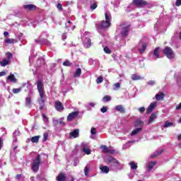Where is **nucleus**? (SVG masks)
I'll return each instance as SVG.
<instances>
[{
    "label": "nucleus",
    "mask_w": 181,
    "mask_h": 181,
    "mask_svg": "<svg viewBox=\"0 0 181 181\" xmlns=\"http://www.w3.org/2000/svg\"><path fill=\"white\" fill-rule=\"evenodd\" d=\"M163 97H165V95L163 93L156 95V98L158 101H160V100H163Z\"/></svg>",
    "instance_id": "nucleus-35"
},
{
    "label": "nucleus",
    "mask_w": 181,
    "mask_h": 181,
    "mask_svg": "<svg viewBox=\"0 0 181 181\" xmlns=\"http://www.w3.org/2000/svg\"><path fill=\"white\" fill-rule=\"evenodd\" d=\"M100 149H103V153H107L108 152V147L105 145L100 146Z\"/></svg>",
    "instance_id": "nucleus-38"
},
{
    "label": "nucleus",
    "mask_w": 181,
    "mask_h": 181,
    "mask_svg": "<svg viewBox=\"0 0 181 181\" xmlns=\"http://www.w3.org/2000/svg\"><path fill=\"white\" fill-rule=\"evenodd\" d=\"M170 127H173V122H165L163 124L164 128H170Z\"/></svg>",
    "instance_id": "nucleus-33"
},
{
    "label": "nucleus",
    "mask_w": 181,
    "mask_h": 181,
    "mask_svg": "<svg viewBox=\"0 0 181 181\" xmlns=\"http://www.w3.org/2000/svg\"><path fill=\"white\" fill-rule=\"evenodd\" d=\"M103 81H104V78H103V76H99V77L96 79V83H97V84H101V83H103Z\"/></svg>",
    "instance_id": "nucleus-42"
},
{
    "label": "nucleus",
    "mask_w": 181,
    "mask_h": 181,
    "mask_svg": "<svg viewBox=\"0 0 181 181\" xmlns=\"http://www.w3.org/2000/svg\"><path fill=\"white\" fill-rule=\"evenodd\" d=\"M110 153V155H112V154L115 153V150L108 148L107 153Z\"/></svg>",
    "instance_id": "nucleus-50"
},
{
    "label": "nucleus",
    "mask_w": 181,
    "mask_h": 181,
    "mask_svg": "<svg viewBox=\"0 0 181 181\" xmlns=\"http://www.w3.org/2000/svg\"><path fill=\"white\" fill-rule=\"evenodd\" d=\"M22 175L21 174H18L16 176V179H21Z\"/></svg>",
    "instance_id": "nucleus-64"
},
{
    "label": "nucleus",
    "mask_w": 181,
    "mask_h": 181,
    "mask_svg": "<svg viewBox=\"0 0 181 181\" xmlns=\"http://www.w3.org/2000/svg\"><path fill=\"white\" fill-rule=\"evenodd\" d=\"M22 87H27V88H28V90H30L32 88V83H23Z\"/></svg>",
    "instance_id": "nucleus-37"
},
{
    "label": "nucleus",
    "mask_w": 181,
    "mask_h": 181,
    "mask_svg": "<svg viewBox=\"0 0 181 181\" xmlns=\"http://www.w3.org/2000/svg\"><path fill=\"white\" fill-rule=\"evenodd\" d=\"M37 45H46V46H50V42L47 39L44 38L42 35L40 38H37L35 40Z\"/></svg>",
    "instance_id": "nucleus-9"
},
{
    "label": "nucleus",
    "mask_w": 181,
    "mask_h": 181,
    "mask_svg": "<svg viewBox=\"0 0 181 181\" xmlns=\"http://www.w3.org/2000/svg\"><path fill=\"white\" fill-rule=\"evenodd\" d=\"M25 104L27 108H30L32 107V98H30V96H28L25 98Z\"/></svg>",
    "instance_id": "nucleus-18"
},
{
    "label": "nucleus",
    "mask_w": 181,
    "mask_h": 181,
    "mask_svg": "<svg viewBox=\"0 0 181 181\" xmlns=\"http://www.w3.org/2000/svg\"><path fill=\"white\" fill-rule=\"evenodd\" d=\"M5 43L7 45H12V43H15V39L7 38L4 40Z\"/></svg>",
    "instance_id": "nucleus-32"
},
{
    "label": "nucleus",
    "mask_w": 181,
    "mask_h": 181,
    "mask_svg": "<svg viewBox=\"0 0 181 181\" xmlns=\"http://www.w3.org/2000/svg\"><path fill=\"white\" fill-rule=\"evenodd\" d=\"M122 133L125 135L127 133H128V129L124 128L123 129H122Z\"/></svg>",
    "instance_id": "nucleus-57"
},
{
    "label": "nucleus",
    "mask_w": 181,
    "mask_h": 181,
    "mask_svg": "<svg viewBox=\"0 0 181 181\" xmlns=\"http://www.w3.org/2000/svg\"><path fill=\"white\" fill-rule=\"evenodd\" d=\"M12 91H13V94H18V93H21L22 91V88H13Z\"/></svg>",
    "instance_id": "nucleus-43"
},
{
    "label": "nucleus",
    "mask_w": 181,
    "mask_h": 181,
    "mask_svg": "<svg viewBox=\"0 0 181 181\" xmlns=\"http://www.w3.org/2000/svg\"><path fill=\"white\" fill-rule=\"evenodd\" d=\"M37 88L40 94V98L38 99L40 105H45V88H43V83L42 81H37Z\"/></svg>",
    "instance_id": "nucleus-2"
},
{
    "label": "nucleus",
    "mask_w": 181,
    "mask_h": 181,
    "mask_svg": "<svg viewBox=\"0 0 181 181\" xmlns=\"http://www.w3.org/2000/svg\"><path fill=\"white\" fill-rule=\"evenodd\" d=\"M53 125H54V127H57V125H59V120L54 119L53 120Z\"/></svg>",
    "instance_id": "nucleus-54"
},
{
    "label": "nucleus",
    "mask_w": 181,
    "mask_h": 181,
    "mask_svg": "<svg viewBox=\"0 0 181 181\" xmlns=\"http://www.w3.org/2000/svg\"><path fill=\"white\" fill-rule=\"evenodd\" d=\"M88 105H90V107H95V103L90 102L88 103Z\"/></svg>",
    "instance_id": "nucleus-62"
},
{
    "label": "nucleus",
    "mask_w": 181,
    "mask_h": 181,
    "mask_svg": "<svg viewBox=\"0 0 181 181\" xmlns=\"http://www.w3.org/2000/svg\"><path fill=\"white\" fill-rule=\"evenodd\" d=\"M78 117V112H72L67 117V121L70 122Z\"/></svg>",
    "instance_id": "nucleus-13"
},
{
    "label": "nucleus",
    "mask_w": 181,
    "mask_h": 181,
    "mask_svg": "<svg viewBox=\"0 0 181 181\" xmlns=\"http://www.w3.org/2000/svg\"><path fill=\"white\" fill-rule=\"evenodd\" d=\"M42 118H43V121L45 122V124H49V118L47 117H46V115L42 114Z\"/></svg>",
    "instance_id": "nucleus-41"
},
{
    "label": "nucleus",
    "mask_w": 181,
    "mask_h": 181,
    "mask_svg": "<svg viewBox=\"0 0 181 181\" xmlns=\"http://www.w3.org/2000/svg\"><path fill=\"white\" fill-rule=\"evenodd\" d=\"M146 42H142V40H140L138 45V49L140 52V53H144L145 50H146Z\"/></svg>",
    "instance_id": "nucleus-11"
},
{
    "label": "nucleus",
    "mask_w": 181,
    "mask_h": 181,
    "mask_svg": "<svg viewBox=\"0 0 181 181\" xmlns=\"http://www.w3.org/2000/svg\"><path fill=\"white\" fill-rule=\"evenodd\" d=\"M163 53L170 60H172L175 57V52L170 47H165L163 49Z\"/></svg>",
    "instance_id": "nucleus-7"
},
{
    "label": "nucleus",
    "mask_w": 181,
    "mask_h": 181,
    "mask_svg": "<svg viewBox=\"0 0 181 181\" xmlns=\"http://www.w3.org/2000/svg\"><path fill=\"white\" fill-rule=\"evenodd\" d=\"M98 6L94 2L90 5V11H94Z\"/></svg>",
    "instance_id": "nucleus-44"
},
{
    "label": "nucleus",
    "mask_w": 181,
    "mask_h": 181,
    "mask_svg": "<svg viewBox=\"0 0 181 181\" xmlns=\"http://www.w3.org/2000/svg\"><path fill=\"white\" fill-rule=\"evenodd\" d=\"M162 152H163V150H158L157 151L156 153H153L151 156V158H152L153 159H154V158H156L158 156L160 155L162 153Z\"/></svg>",
    "instance_id": "nucleus-30"
},
{
    "label": "nucleus",
    "mask_w": 181,
    "mask_h": 181,
    "mask_svg": "<svg viewBox=\"0 0 181 181\" xmlns=\"http://www.w3.org/2000/svg\"><path fill=\"white\" fill-rule=\"evenodd\" d=\"M129 165L131 166V169H132L133 170H136V169H138V165H136V163H135L134 161L130 162Z\"/></svg>",
    "instance_id": "nucleus-31"
},
{
    "label": "nucleus",
    "mask_w": 181,
    "mask_h": 181,
    "mask_svg": "<svg viewBox=\"0 0 181 181\" xmlns=\"http://www.w3.org/2000/svg\"><path fill=\"white\" fill-rule=\"evenodd\" d=\"M39 139H40V136H35L31 138V142L33 144H37L39 142Z\"/></svg>",
    "instance_id": "nucleus-28"
},
{
    "label": "nucleus",
    "mask_w": 181,
    "mask_h": 181,
    "mask_svg": "<svg viewBox=\"0 0 181 181\" xmlns=\"http://www.w3.org/2000/svg\"><path fill=\"white\" fill-rule=\"evenodd\" d=\"M139 112H141V114H143V112H145V107H141L139 108Z\"/></svg>",
    "instance_id": "nucleus-55"
},
{
    "label": "nucleus",
    "mask_w": 181,
    "mask_h": 181,
    "mask_svg": "<svg viewBox=\"0 0 181 181\" xmlns=\"http://www.w3.org/2000/svg\"><path fill=\"white\" fill-rule=\"evenodd\" d=\"M88 144L87 143H82L81 144V147H82V151L86 153V155H90L91 153V151H90L88 148Z\"/></svg>",
    "instance_id": "nucleus-15"
},
{
    "label": "nucleus",
    "mask_w": 181,
    "mask_h": 181,
    "mask_svg": "<svg viewBox=\"0 0 181 181\" xmlns=\"http://www.w3.org/2000/svg\"><path fill=\"white\" fill-rule=\"evenodd\" d=\"M43 138L44 141H47V138H49V133H44Z\"/></svg>",
    "instance_id": "nucleus-53"
},
{
    "label": "nucleus",
    "mask_w": 181,
    "mask_h": 181,
    "mask_svg": "<svg viewBox=\"0 0 181 181\" xmlns=\"http://www.w3.org/2000/svg\"><path fill=\"white\" fill-rule=\"evenodd\" d=\"M6 57L7 59H6V60L9 61L11 63V60H12V59L13 58V56L12 55V54H11V52H7Z\"/></svg>",
    "instance_id": "nucleus-39"
},
{
    "label": "nucleus",
    "mask_w": 181,
    "mask_h": 181,
    "mask_svg": "<svg viewBox=\"0 0 181 181\" xmlns=\"http://www.w3.org/2000/svg\"><path fill=\"white\" fill-rule=\"evenodd\" d=\"M128 148H129V144L127 143L126 144H124L123 146V149H128Z\"/></svg>",
    "instance_id": "nucleus-61"
},
{
    "label": "nucleus",
    "mask_w": 181,
    "mask_h": 181,
    "mask_svg": "<svg viewBox=\"0 0 181 181\" xmlns=\"http://www.w3.org/2000/svg\"><path fill=\"white\" fill-rule=\"evenodd\" d=\"M100 169L103 172V173H108V172H110V168L107 165L100 167Z\"/></svg>",
    "instance_id": "nucleus-29"
},
{
    "label": "nucleus",
    "mask_w": 181,
    "mask_h": 181,
    "mask_svg": "<svg viewBox=\"0 0 181 181\" xmlns=\"http://www.w3.org/2000/svg\"><path fill=\"white\" fill-rule=\"evenodd\" d=\"M134 4L132 3V4H129L127 8H126V12H131L132 11H134Z\"/></svg>",
    "instance_id": "nucleus-34"
},
{
    "label": "nucleus",
    "mask_w": 181,
    "mask_h": 181,
    "mask_svg": "<svg viewBox=\"0 0 181 181\" xmlns=\"http://www.w3.org/2000/svg\"><path fill=\"white\" fill-rule=\"evenodd\" d=\"M155 84H156V81H148L147 82V85L148 86H151V87L155 86Z\"/></svg>",
    "instance_id": "nucleus-46"
},
{
    "label": "nucleus",
    "mask_w": 181,
    "mask_h": 181,
    "mask_svg": "<svg viewBox=\"0 0 181 181\" xmlns=\"http://www.w3.org/2000/svg\"><path fill=\"white\" fill-rule=\"evenodd\" d=\"M103 101H105V102L111 101V96H110V95H105V96L103 98Z\"/></svg>",
    "instance_id": "nucleus-45"
},
{
    "label": "nucleus",
    "mask_w": 181,
    "mask_h": 181,
    "mask_svg": "<svg viewBox=\"0 0 181 181\" xmlns=\"http://www.w3.org/2000/svg\"><path fill=\"white\" fill-rule=\"evenodd\" d=\"M59 124L61 125V127H66V123L62 120L59 121Z\"/></svg>",
    "instance_id": "nucleus-59"
},
{
    "label": "nucleus",
    "mask_w": 181,
    "mask_h": 181,
    "mask_svg": "<svg viewBox=\"0 0 181 181\" xmlns=\"http://www.w3.org/2000/svg\"><path fill=\"white\" fill-rule=\"evenodd\" d=\"M62 64H63V66H65L66 67H71V66H73V64L71 62H70V61H69V60L64 62Z\"/></svg>",
    "instance_id": "nucleus-36"
},
{
    "label": "nucleus",
    "mask_w": 181,
    "mask_h": 181,
    "mask_svg": "<svg viewBox=\"0 0 181 181\" xmlns=\"http://www.w3.org/2000/svg\"><path fill=\"white\" fill-rule=\"evenodd\" d=\"M115 110L120 112V114H125V109L122 105H116Z\"/></svg>",
    "instance_id": "nucleus-17"
},
{
    "label": "nucleus",
    "mask_w": 181,
    "mask_h": 181,
    "mask_svg": "<svg viewBox=\"0 0 181 181\" xmlns=\"http://www.w3.org/2000/svg\"><path fill=\"white\" fill-rule=\"evenodd\" d=\"M8 64H11V62L8 61L6 59H4L1 62H0V65L1 67H5L8 66Z\"/></svg>",
    "instance_id": "nucleus-24"
},
{
    "label": "nucleus",
    "mask_w": 181,
    "mask_h": 181,
    "mask_svg": "<svg viewBox=\"0 0 181 181\" xmlns=\"http://www.w3.org/2000/svg\"><path fill=\"white\" fill-rule=\"evenodd\" d=\"M153 57L155 59H160V55H159V47H156L153 51Z\"/></svg>",
    "instance_id": "nucleus-22"
},
{
    "label": "nucleus",
    "mask_w": 181,
    "mask_h": 181,
    "mask_svg": "<svg viewBox=\"0 0 181 181\" xmlns=\"http://www.w3.org/2000/svg\"><path fill=\"white\" fill-rule=\"evenodd\" d=\"M57 8H58V9H59V11H62L63 9V6L62 5V4H58L57 5Z\"/></svg>",
    "instance_id": "nucleus-58"
},
{
    "label": "nucleus",
    "mask_w": 181,
    "mask_h": 181,
    "mask_svg": "<svg viewBox=\"0 0 181 181\" xmlns=\"http://www.w3.org/2000/svg\"><path fill=\"white\" fill-rule=\"evenodd\" d=\"M141 131H142V128H137L134 129L132 133L130 134L131 136H134V135H138V134H139V132H141Z\"/></svg>",
    "instance_id": "nucleus-26"
},
{
    "label": "nucleus",
    "mask_w": 181,
    "mask_h": 181,
    "mask_svg": "<svg viewBox=\"0 0 181 181\" xmlns=\"http://www.w3.org/2000/svg\"><path fill=\"white\" fill-rule=\"evenodd\" d=\"M101 112H103V114L107 112V111H108V108L105 106H103L101 109H100Z\"/></svg>",
    "instance_id": "nucleus-49"
},
{
    "label": "nucleus",
    "mask_w": 181,
    "mask_h": 181,
    "mask_svg": "<svg viewBox=\"0 0 181 181\" xmlns=\"http://www.w3.org/2000/svg\"><path fill=\"white\" fill-rule=\"evenodd\" d=\"M42 158H40V156L38 154L32 163L31 168L34 173H37V172H39V168H40V165H42Z\"/></svg>",
    "instance_id": "nucleus-4"
},
{
    "label": "nucleus",
    "mask_w": 181,
    "mask_h": 181,
    "mask_svg": "<svg viewBox=\"0 0 181 181\" xmlns=\"http://www.w3.org/2000/svg\"><path fill=\"white\" fill-rule=\"evenodd\" d=\"M132 80H133L134 81H136V80H144V78H142V76H140L139 75L132 74Z\"/></svg>",
    "instance_id": "nucleus-27"
},
{
    "label": "nucleus",
    "mask_w": 181,
    "mask_h": 181,
    "mask_svg": "<svg viewBox=\"0 0 181 181\" xmlns=\"http://www.w3.org/2000/svg\"><path fill=\"white\" fill-rule=\"evenodd\" d=\"M6 72L1 71V72H0V77H2V76H6Z\"/></svg>",
    "instance_id": "nucleus-63"
},
{
    "label": "nucleus",
    "mask_w": 181,
    "mask_h": 181,
    "mask_svg": "<svg viewBox=\"0 0 181 181\" xmlns=\"http://www.w3.org/2000/svg\"><path fill=\"white\" fill-rule=\"evenodd\" d=\"M129 24H122L119 28V30H120V33L122 36L124 37H127L128 36V33H129Z\"/></svg>",
    "instance_id": "nucleus-6"
},
{
    "label": "nucleus",
    "mask_w": 181,
    "mask_h": 181,
    "mask_svg": "<svg viewBox=\"0 0 181 181\" xmlns=\"http://www.w3.org/2000/svg\"><path fill=\"white\" fill-rule=\"evenodd\" d=\"M24 9L27 11H34V9H36V6L33 4H26L24 6Z\"/></svg>",
    "instance_id": "nucleus-21"
},
{
    "label": "nucleus",
    "mask_w": 181,
    "mask_h": 181,
    "mask_svg": "<svg viewBox=\"0 0 181 181\" xmlns=\"http://www.w3.org/2000/svg\"><path fill=\"white\" fill-rule=\"evenodd\" d=\"M82 42L86 47H90L91 46V39H90V33L85 32L82 36Z\"/></svg>",
    "instance_id": "nucleus-5"
},
{
    "label": "nucleus",
    "mask_w": 181,
    "mask_h": 181,
    "mask_svg": "<svg viewBox=\"0 0 181 181\" xmlns=\"http://www.w3.org/2000/svg\"><path fill=\"white\" fill-rule=\"evenodd\" d=\"M132 4H134L136 8H144L148 5V2L145 0H133Z\"/></svg>",
    "instance_id": "nucleus-8"
},
{
    "label": "nucleus",
    "mask_w": 181,
    "mask_h": 181,
    "mask_svg": "<svg viewBox=\"0 0 181 181\" xmlns=\"http://www.w3.org/2000/svg\"><path fill=\"white\" fill-rule=\"evenodd\" d=\"M107 160L108 163H110V166H114L117 170H122V169H124V164H121L117 158L109 156L107 158Z\"/></svg>",
    "instance_id": "nucleus-3"
},
{
    "label": "nucleus",
    "mask_w": 181,
    "mask_h": 181,
    "mask_svg": "<svg viewBox=\"0 0 181 181\" xmlns=\"http://www.w3.org/2000/svg\"><path fill=\"white\" fill-rule=\"evenodd\" d=\"M180 5H181V0H177L175 2V6H180Z\"/></svg>",
    "instance_id": "nucleus-60"
},
{
    "label": "nucleus",
    "mask_w": 181,
    "mask_h": 181,
    "mask_svg": "<svg viewBox=\"0 0 181 181\" xmlns=\"http://www.w3.org/2000/svg\"><path fill=\"white\" fill-rule=\"evenodd\" d=\"M80 130L76 129L69 134V138H78Z\"/></svg>",
    "instance_id": "nucleus-14"
},
{
    "label": "nucleus",
    "mask_w": 181,
    "mask_h": 181,
    "mask_svg": "<svg viewBox=\"0 0 181 181\" xmlns=\"http://www.w3.org/2000/svg\"><path fill=\"white\" fill-rule=\"evenodd\" d=\"M18 135H19V132L18 131H15L13 133V136L14 138H16V136H18Z\"/></svg>",
    "instance_id": "nucleus-56"
},
{
    "label": "nucleus",
    "mask_w": 181,
    "mask_h": 181,
    "mask_svg": "<svg viewBox=\"0 0 181 181\" xmlns=\"http://www.w3.org/2000/svg\"><path fill=\"white\" fill-rule=\"evenodd\" d=\"M156 102L151 103L147 108L146 114H151V112L153 111V109L156 107Z\"/></svg>",
    "instance_id": "nucleus-16"
},
{
    "label": "nucleus",
    "mask_w": 181,
    "mask_h": 181,
    "mask_svg": "<svg viewBox=\"0 0 181 181\" xmlns=\"http://www.w3.org/2000/svg\"><path fill=\"white\" fill-rule=\"evenodd\" d=\"M55 110H57V111L59 112H62V111L64 110V106H63V103H62V102L59 100H57L55 102Z\"/></svg>",
    "instance_id": "nucleus-10"
},
{
    "label": "nucleus",
    "mask_w": 181,
    "mask_h": 181,
    "mask_svg": "<svg viewBox=\"0 0 181 181\" xmlns=\"http://www.w3.org/2000/svg\"><path fill=\"white\" fill-rule=\"evenodd\" d=\"M155 165H156V161H150V162H148V165H147V168H148L147 171L148 172H151V170L152 169H153V167L155 166Z\"/></svg>",
    "instance_id": "nucleus-19"
},
{
    "label": "nucleus",
    "mask_w": 181,
    "mask_h": 181,
    "mask_svg": "<svg viewBox=\"0 0 181 181\" xmlns=\"http://www.w3.org/2000/svg\"><path fill=\"white\" fill-rule=\"evenodd\" d=\"M14 83L15 84L18 83V79L15 77L13 74H10V75L7 77L6 83Z\"/></svg>",
    "instance_id": "nucleus-12"
},
{
    "label": "nucleus",
    "mask_w": 181,
    "mask_h": 181,
    "mask_svg": "<svg viewBox=\"0 0 181 181\" xmlns=\"http://www.w3.org/2000/svg\"><path fill=\"white\" fill-rule=\"evenodd\" d=\"M104 52H106L107 54H110L111 53V50L110 49V48H108V47H105L103 49Z\"/></svg>",
    "instance_id": "nucleus-47"
},
{
    "label": "nucleus",
    "mask_w": 181,
    "mask_h": 181,
    "mask_svg": "<svg viewBox=\"0 0 181 181\" xmlns=\"http://www.w3.org/2000/svg\"><path fill=\"white\" fill-rule=\"evenodd\" d=\"M105 21H100L99 23L95 24L97 30L99 33H101L100 30H104L105 29H107L111 26V13L106 12L105 13Z\"/></svg>",
    "instance_id": "nucleus-1"
},
{
    "label": "nucleus",
    "mask_w": 181,
    "mask_h": 181,
    "mask_svg": "<svg viewBox=\"0 0 181 181\" xmlns=\"http://www.w3.org/2000/svg\"><path fill=\"white\" fill-rule=\"evenodd\" d=\"M90 172V168H88V165H86L85 167V169H84V173H85V176L86 177H88V173Z\"/></svg>",
    "instance_id": "nucleus-40"
},
{
    "label": "nucleus",
    "mask_w": 181,
    "mask_h": 181,
    "mask_svg": "<svg viewBox=\"0 0 181 181\" xmlns=\"http://www.w3.org/2000/svg\"><path fill=\"white\" fill-rule=\"evenodd\" d=\"M156 119V113H152L151 115L149 117L148 122V124H152Z\"/></svg>",
    "instance_id": "nucleus-25"
},
{
    "label": "nucleus",
    "mask_w": 181,
    "mask_h": 181,
    "mask_svg": "<svg viewBox=\"0 0 181 181\" xmlns=\"http://www.w3.org/2000/svg\"><path fill=\"white\" fill-rule=\"evenodd\" d=\"M91 135H95L97 134V129L95 127H92L90 129Z\"/></svg>",
    "instance_id": "nucleus-48"
},
{
    "label": "nucleus",
    "mask_w": 181,
    "mask_h": 181,
    "mask_svg": "<svg viewBox=\"0 0 181 181\" xmlns=\"http://www.w3.org/2000/svg\"><path fill=\"white\" fill-rule=\"evenodd\" d=\"M80 76H81V69L78 68V69H76V70L74 74V78H77L80 77Z\"/></svg>",
    "instance_id": "nucleus-23"
},
{
    "label": "nucleus",
    "mask_w": 181,
    "mask_h": 181,
    "mask_svg": "<svg viewBox=\"0 0 181 181\" xmlns=\"http://www.w3.org/2000/svg\"><path fill=\"white\" fill-rule=\"evenodd\" d=\"M57 181H66V175L63 173H61L57 177Z\"/></svg>",
    "instance_id": "nucleus-20"
},
{
    "label": "nucleus",
    "mask_w": 181,
    "mask_h": 181,
    "mask_svg": "<svg viewBox=\"0 0 181 181\" xmlns=\"http://www.w3.org/2000/svg\"><path fill=\"white\" fill-rule=\"evenodd\" d=\"M70 26H71V21H69L67 22V23L65 24V28H66V29H69V28H70Z\"/></svg>",
    "instance_id": "nucleus-52"
},
{
    "label": "nucleus",
    "mask_w": 181,
    "mask_h": 181,
    "mask_svg": "<svg viewBox=\"0 0 181 181\" xmlns=\"http://www.w3.org/2000/svg\"><path fill=\"white\" fill-rule=\"evenodd\" d=\"M119 87H121V83H116L115 84L114 90H118V88H119Z\"/></svg>",
    "instance_id": "nucleus-51"
}]
</instances>
